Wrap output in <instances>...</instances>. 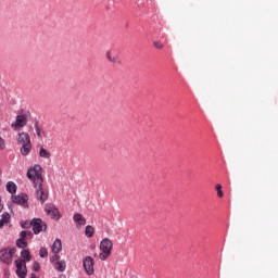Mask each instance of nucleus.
Returning a JSON list of instances; mask_svg holds the SVG:
<instances>
[{
    "instance_id": "nucleus-27",
    "label": "nucleus",
    "mask_w": 278,
    "mask_h": 278,
    "mask_svg": "<svg viewBox=\"0 0 278 278\" xmlns=\"http://www.w3.org/2000/svg\"><path fill=\"white\" fill-rule=\"evenodd\" d=\"M5 147V141L3 140V138L0 137V149H4Z\"/></svg>"
},
{
    "instance_id": "nucleus-28",
    "label": "nucleus",
    "mask_w": 278,
    "mask_h": 278,
    "mask_svg": "<svg viewBox=\"0 0 278 278\" xmlns=\"http://www.w3.org/2000/svg\"><path fill=\"white\" fill-rule=\"evenodd\" d=\"M54 260H55L56 262H60V255L55 254Z\"/></svg>"
},
{
    "instance_id": "nucleus-20",
    "label": "nucleus",
    "mask_w": 278,
    "mask_h": 278,
    "mask_svg": "<svg viewBox=\"0 0 278 278\" xmlns=\"http://www.w3.org/2000/svg\"><path fill=\"white\" fill-rule=\"evenodd\" d=\"M35 131L38 136V138H47V132H45L42 129H40V126H38V123L35 124Z\"/></svg>"
},
{
    "instance_id": "nucleus-7",
    "label": "nucleus",
    "mask_w": 278,
    "mask_h": 278,
    "mask_svg": "<svg viewBox=\"0 0 278 278\" xmlns=\"http://www.w3.org/2000/svg\"><path fill=\"white\" fill-rule=\"evenodd\" d=\"M30 225L33 226V231L36 235L40 233V231H47V224H45L40 218L33 219Z\"/></svg>"
},
{
    "instance_id": "nucleus-14",
    "label": "nucleus",
    "mask_w": 278,
    "mask_h": 278,
    "mask_svg": "<svg viewBox=\"0 0 278 278\" xmlns=\"http://www.w3.org/2000/svg\"><path fill=\"white\" fill-rule=\"evenodd\" d=\"M62 251V240L55 239L53 245H52V252L58 254Z\"/></svg>"
},
{
    "instance_id": "nucleus-10",
    "label": "nucleus",
    "mask_w": 278,
    "mask_h": 278,
    "mask_svg": "<svg viewBox=\"0 0 278 278\" xmlns=\"http://www.w3.org/2000/svg\"><path fill=\"white\" fill-rule=\"evenodd\" d=\"M45 212L50 218H55L56 220H60V211L55 208V205L53 204H46Z\"/></svg>"
},
{
    "instance_id": "nucleus-24",
    "label": "nucleus",
    "mask_w": 278,
    "mask_h": 278,
    "mask_svg": "<svg viewBox=\"0 0 278 278\" xmlns=\"http://www.w3.org/2000/svg\"><path fill=\"white\" fill-rule=\"evenodd\" d=\"M27 236H28L29 238H31V236H33L31 231L23 230V231L21 232V238H23V240H25V239L27 238Z\"/></svg>"
},
{
    "instance_id": "nucleus-23",
    "label": "nucleus",
    "mask_w": 278,
    "mask_h": 278,
    "mask_svg": "<svg viewBox=\"0 0 278 278\" xmlns=\"http://www.w3.org/2000/svg\"><path fill=\"white\" fill-rule=\"evenodd\" d=\"M153 47L154 49L162 50L164 49V43H162V41H153Z\"/></svg>"
},
{
    "instance_id": "nucleus-2",
    "label": "nucleus",
    "mask_w": 278,
    "mask_h": 278,
    "mask_svg": "<svg viewBox=\"0 0 278 278\" xmlns=\"http://www.w3.org/2000/svg\"><path fill=\"white\" fill-rule=\"evenodd\" d=\"M17 144H21V153L23 157H27L31 153V137L27 132H20L17 135Z\"/></svg>"
},
{
    "instance_id": "nucleus-21",
    "label": "nucleus",
    "mask_w": 278,
    "mask_h": 278,
    "mask_svg": "<svg viewBox=\"0 0 278 278\" xmlns=\"http://www.w3.org/2000/svg\"><path fill=\"white\" fill-rule=\"evenodd\" d=\"M16 247L18 249H27V241H25L23 238H20L16 240Z\"/></svg>"
},
{
    "instance_id": "nucleus-8",
    "label": "nucleus",
    "mask_w": 278,
    "mask_h": 278,
    "mask_svg": "<svg viewBox=\"0 0 278 278\" xmlns=\"http://www.w3.org/2000/svg\"><path fill=\"white\" fill-rule=\"evenodd\" d=\"M27 125V116L25 115H17L15 123L11 124L12 129L14 131H18V129H23Z\"/></svg>"
},
{
    "instance_id": "nucleus-12",
    "label": "nucleus",
    "mask_w": 278,
    "mask_h": 278,
    "mask_svg": "<svg viewBox=\"0 0 278 278\" xmlns=\"http://www.w3.org/2000/svg\"><path fill=\"white\" fill-rule=\"evenodd\" d=\"M55 270H59L60 273H64L66 270V261H58L54 264Z\"/></svg>"
},
{
    "instance_id": "nucleus-6",
    "label": "nucleus",
    "mask_w": 278,
    "mask_h": 278,
    "mask_svg": "<svg viewBox=\"0 0 278 278\" xmlns=\"http://www.w3.org/2000/svg\"><path fill=\"white\" fill-rule=\"evenodd\" d=\"M15 266H16L17 277L20 278L27 277V263L25 262V260H16Z\"/></svg>"
},
{
    "instance_id": "nucleus-13",
    "label": "nucleus",
    "mask_w": 278,
    "mask_h": 278,
    "mask_svg": "<svg viewBox=\"0 0 278 278\" xmlns=\"http://www.w3.org/2000/svg\"><path fill=\"white\" fill-rule=\"evenodd\" d=\"M39 157H42L43 160H50L51 152H49V150L45 149V147H41L39 150Z\"/></svg>"
},
{
    "instance_id": "nucleus-5",
    "label": "nucleus",
    "mask_w": 278,
    "mask_h": 278,
    "mask_svg": "<svg viewBox=\"0 0 278 278\" xmlns=\"http://www.w3.org/2000/svg\"><path fill=\"white\" fill-rule=\"evenodd\" d=\"M83 267L86 275H94V258L92 256H86L83 260Z\"/></svg>"
},
{
    "instance_id": "nucleus-9",
    "label": "nucleus",
    "mask_w": 278,
    "mask_h": 278,
    "mask_svg": "<svg viewBox=\"0 0 278 278\" xmlns=\"http://www.w3.org/2000/svg\"><path fill=\"white\" fill-rule=\"evenodd\" d=\"M105 58L108 62H111V64H114V66L121 64V56H118V54L114 50L106 51Z\"/></svg>"
},
{
    "instance_id": "nucleus-17",
    "label": "nucleus",
    "mask_w": 278,
    "mask_h": 278,
    "mask_svg": "<svg viewBox=\"0 0 278 278\" xmlns=\"http://www.w3.org/2000/svg\"><path fill=\"white\" fill-rule=\"evenodd\" d=\"M7 190L10 192V194L16 193V184H14V181L7 182Z\"/></svg>"
},
{
    "instance_id": "nucleus-3",
    "label": "nucleus",
    "mask_w": 278,
    "mask_h": 278,
    "mask_svg": "<svg viewBox=\"0 0 278 278\" xmlns=\"http://www.w3.org/2000/svg\"><path fill=\"white\" fill-rule=\"evenodd\" d=\"M112 249H114V243H112V240L109 238H104L100 242V251H102V253L99 254V257L102 262H105V260L112 255Z\"/></svg>"
},
{
    "instance_id": "nucleus-4",
    "label": "nucleus",
    "mask_w": 278,
    "mask_h": 278,
    "mask_svg": "<svg viewBox=\"0 0 278 278\" xmlns=\"http://www.w3.org/2000/svg\"><path fill=\"white\" fill-rule=\"evenodd\" d=\"M14 255H16V248H5L0 250V261L8 266L12 264Z\"/></svg>"
},
{
    "instance_id": "nucleus-22",
    "label": "nucleus",
    "mask_w": 278,
    "mask_h": 278,
    "mask_svg": "<svg viewBox=\"0 0 278 278\" xmlns=\"http://www.w3.org/2000/svg\"><path fill=\"white\" fill-rule=\"evenodd\" d=\"M216 191H217V197H219V199H223L224 193H223V186L222 185H216Z\"/></svg>"
},
{
    "instance_id": "nucleus-25",
    "label": "nucleus",
    "mask_w": 278,
    "mask_h": 278,
    "mask_svg": "<svg viewBox=\"0 0 278 278\" xmlns=\"http://www.w3.org/2000/svg\"><path fill=\"white\" fill-rule=\"evenodd\" d=\"M33 270L35 271V273H39V270H40V263H38V262H34L33 263Z\"/></svg>"
},
{
    "instance_id": "nucleus-29",
    "label": "nucleus",
    "mask_w": 278,
    "mask_h": 278,
    "mask_svg": "<svg viewBox=\"0 0 278 278\" xmlns=\"http://www.w3.org/2000/svg\"><path fill=\"white\" fill-rule=\"evenodd\" d=\"M22 227H24V228H25V227H27V226H25V225H23V224H22Z\"/></svg>"
},
{
    "instance_id": "nucleus-26",
    "label": "nucleus",
    "mask_w": 278,
    "mask_h": 278,
    "mask_svg": "<svg viewBox=\"0 0 278 278\" xmlns=\"http://www.w3.org/2000/svg\"><path fill=\"white\" fill-rule=\"evenodd\" d=\"M39 255L40 257H47V255H49V252L45 248H41L39 250Z\"/></svg>"
},
{
    "instance_id": "nucleus-18",
    "label": "nucleus",
    "mask_w": 278,
    "mask_h": 278,
    "mask_svg": "<svg viewBox=\"0 0 278 278\" xmlns=\"http://www.w3.org/2000/svg\"><path fill=\"white\" fill-rule=\"evenodd\" d=\"M85 236L87 238H92V236H94V227H92L91 225L86 226Z\"/></svg>"
},
{
    "instance_id": "nucleus-11",
    "label": "nucleus",
    "mask_w": 278,
    "mask_h": 278,
    "mask_svg": "<svg viewBox=\"0 0 278 278\" xmlns=\"http://www.w3.org/2000/svg\"><path fill=\"white\" fill-rule=\"evenodd\" d=\"M27 201H29V197L25 193L12 197V202L16 205H23L24 207H27Z\"/></svg>"
},
{
    "instance_id": "nucleus-15",
    "label": "nucleus",
    "mask_w": 278,
    "mask_h": 278,
    "mask_svg": "<svg viewBox=\"0 0 278 278\" xmlns=\"http://www.w3.org/2000/svg\"><path fill=\"white\" fill-rule=\"evenodd\" d=\"M73 220L74 223H78V225H86V218L84 217V215L76 213L73 216Z\"/></svg>"
},
{
    "instance_id": "nucleus-19",
    "label": "nucleus",
    "mask_w": 278,
    "mask_h": 278,
    "mask_svg": "<svg viewBox=\"0 0 278 278\" xmlns=\"http://www.w3.org/2000/svg\"><path fill=\"white\" fill-rule=\"evenodd\" d=\"M21 256L23 257L24 262L27 264V262L31 261V254L27 250H23L21 252Z\"/></svg>"
},
{
    "instance_id": "nucleus-16",
    "label": "nucleus",
    "mask_w": 278,
    "mask_h": 278,
    "mask_svg": "<svg viewBox=\"0 0 278 278\" xmlns=\"http://www.w3.org/2000/svg\"><path fill=\"white\" fill-rule=\"evenodd\" d=\"M10 223V215L8 213L2 214V218L0 219V229H3V225H8Z\"/></svg>"
},
{
    "instance_id": "nucleus-1",
    "label": "nucleus",
    "mask_w": 278,
    "mask_h": 278,
    "mask_svg": "<svg viewBox=\"0 0 278 278\" xmlns=\"http://www.w3.org/2000/svg\"><path fill=\"white\" fill-rule=\"evenodd\" d=\"M26 176L33 181L34 187L36 190V198L41 203H45L49 199V193L45 191L42 188V184L45 179H42V166L39 164L34 165L33 167L28 168Z\"/></svg>"
}]
</instances>
